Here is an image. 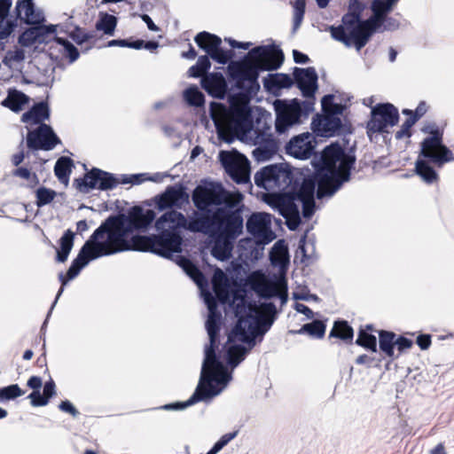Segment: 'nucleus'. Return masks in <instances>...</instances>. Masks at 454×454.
Wrapping results in <instances>:
<instances>
[{
    "label": "nucleus",
    "mask_w": 454,
    "mask_h": 454,
    "mask_svg": "<svg viewBox=\"0 0 454 454\" xmlns=\"http://www.w3.org/2000/svg\"><path fill=\"white\" fill-rule=\"evenodd\" d=\"M155 218L152 209L144 210L134 207L127 214L109 216L85 242L77 257L67 270V280L74 278L90 260L137 250L153 252L169 258L181 251L180 230H185L186 217L180 212L171 210L163 214L155 222L157 235H133L134 231H145Z\"/></svg>",
    "instance_id": "nucleus-1"
},
{
    "label": "nucleus",
    "mask_w": 454,
    "mask_h": 454,
    "mask_svg": "<svg viewBox=\"0 0 454 454\" xmlns=\"http://www.w3.org/2000/svg\"><path fill=\"white\" fill-rule=\"evenodd\" d=\"M212 285L217 299L223 303H229L239 317L223 347L224 357L234 368L255 345L256 337H262L270 329L276 314V307L271 302L260 305L247 302L246 290L231 289L225 274L220 269L215 270Z\"/></svg>",
    "instance_id": "nucleus-2"
},
{
    "label": "nucleus",
    "mask_w": 454,
    "mask_h": 454,
    "mask_svg": "<svg viewBox=\"0 0 454 454\" xmlns=\"http://www.w3.org/2000/svg\"><path fill=\"white\" fill-rule=\"evenodd\" d=\"M179 266L196 283L208 309L206 329L209 337V345L205 348L200 382L190 399L183 403L166 405L165 409L185 408L199 401H206L219 395L231 380L225 366L216 358L215 348L217 347L220 330L221 313L216 309V301L207 290V281L199 269L188 259L180 257Z\"/></svg>",
    "instance_id": "nucleus-3"
},
{
    "label": "nucleus",
    "mask_w": 454,
    "mask_h": 454,
    "mask_svg": "<svg viewBox=\"0 0 454 454\" xmlns=\"http://www.w3.org/2000/svg\"><path fill=\"white\" fill-rule=\"evenodd\" d=\"M322 166L317 171L316 180L306 178L293 200L302 208L303 216L309 218L314 213V193L317 184V197L332 196L344 182L348 181L355 157L346 153L339 145L325 148L321 156Z\"/></svg>",
    "instance_id": "nucleus-4"
},
{
    "label": "nucleus",
    "mask_w": 454,
    "mask_h": 454,
    "mask_svg": "<svg viewBox=\"0 0 454 454\" xmlns=\"http://www.w3.org/2000/svg\"><path fill=\"white\" fill-rule=\"evenodd\" d=\"M210 115L219 137L227 142L236 135L246 133L252 126L249 101L245 96L232 98L230 109L221 103H211Z\"/></svg>",
    "instance_id": "nucleus-5"
},
{
    "label": "nucleus",
    "mask_w": 454,
    "mask_h": 454,
    "mask_svg": "<svg viewBox=\"0 0 454 454\" xmlns=\"http://www.w3.org/2000/svg\"><path fill=\"white\" fill-rule=\"evenodd\" d=\"M367 4L365 0H348L349 12L343 16L339 26H330L327 30L331 36L347 47L354 46L360 51L368 43L374 32L362 28L364 21H360V14Z\"/></svg>",
    "instance_id": "nucleus-6"
},
{
    "label": "nucleus",
    "mask_w": 454,
    "mask_h": 454,
    "mask_svg": "<svg viewBox=\"0 0 454 454\" xmlns=\"http://www.w3.org/2000/svg\"><path fill=\"white\" fill-rule=\"evenodd\" d=\"M283 62L280 51L270 46H259L251 50L248 59L229 66L231 75L239 81L253 82L258 77L259 70H274Z\"/></svg>",
    "instance_id": "nucleus-7"
},
{
    "label": "nucleus",
    "mask_w": 454,
    "mask_h": 454,
    "mask_svg": "<svg viewBox=\"0 0 454 454\" xmlns=\"http://www.w3.org/2000/svg\"><path fill=\"white\" fill-rule=\"evenodd\" d=\"M243 228V221L237 213L218 208L212 215L193 212L186 218L185 230L201 232L209 236L216 235L217 231L234 237Z\"/></svg>",
    "instance_id": "nucleus-8"
},
{
    "label": "nucleus",
    "mask_w": 454,
    "mask_h": 454,
    "mask_svg": "<svg viewBox=\"0 0 454 454\" xmlns=\"http://www.w3.org/2000/svg\"><path fill=\"white\" fill-rule=\"evenodd\" d=\"M242 200L243 195L239 192H228L221 184L214 182L198 185L192 193L193 203L200 211L207 210L212 206L221 205L233 208Z\"/></svg>",
    "instance_id": "nucleus-9"
},
{
    "label": "nucleus",
    "mask_w": 454,
    "mask_h": 454,
    "mask_svg": "<svg viewBox=\"0 0 454 454\" xmlns=\"http://www.w3.org/2000/svg\"><path fill=\"white\" fill-rule=\"evenodd\" d=\"M246 284L260 297H278L284 304L287 301V285L284 273L278 275L265 274L262 270L251 272Z\"/></svg>",
    "instance_id": "nucleus-10"
},
{
    "label": "nucleus",
    "mask_w": 454,
    "mask_h": 454,
    "mask_svg": "<svg viewBox=\"0 0 454 454\" xmlns=\"http://www.w3.org/2000/svg\"><path fill=\"white\" fill-rule=\"evenodd\" d=\"M398 0H372V15L364 20L362 28L370 32H384L398 28V21L388 16Z\"/></svg>",
    "instance_id": "nucleus-11"
},
{
    "label": "nucleus",
    "mask_w": 454,
    "mask_h": 454,
    "mask_svg": "<svg viewBox=\"0 0 454 454\" xmlns=\"http://www.w3.org/2000/svg\"><path fill=\"white\" fill-rule=\"evenodd\" d=\"M292 182V173L284 165H270L254 176V183L264 190L277 193L284 191Z\"/></svg>",
    "instance_id": "nucleus-12"
},
{
    "label": "nucleus",
    "mask_w": 454,
    "mask_h": 454,
    "mask_svg": "<svg viewBox=\"0 0 454 454\" xmlns=\"http://www.w3.org/2000/svg\"><path fill=\"white\" fill-rule=\"evenodd\" d=\"M424 131L431 137L426 138L422 143L421 154L430 158L433 162L442 166L445 162L454 160L451 151L442 144V132L434 125L427 126Z\"/></svg>",
    "instance_id": "nucleus-13"
},
{
    "label": "nucleus",
    "mask_w": 454,
    "mask_h": 454,
    "mask_svg": "<svg viewBox=\"0 0 454 454\" xmlns=\"http://www.w3.org/2000/svg\"><path fill=\"white\" fill-rule=\"evenodd\" d=\"M398 111L391 104H382L372 109V117L367 123V134L371 139L376 133L388 132L398 121Z\"/></svg>",
    "instance_id": "nucleus-14"
},
{
    "label": "nucleus",
    "mask_w": 454,
    "mask_h": 454,
    "mask_svg": "<svg viewBox=\"0 0 454 454\" xmlns=\"http://www.w3.org/2000/svg\"><path fill=\"white\" fill-rule=\"evenodd\" d=\"M219 159L229 176L238 184L249 181L250 166L248 160L237 152L222 151Z\"/></svg>",
    "instance_id": "nucleus-15"
},
{
    "label": "nucleus",
    "mask_w": 454,
    "mask_h": 454,
    "mask_svg": "<svg viewBox=\"0 0 454 454\" xmlns=\"http://www.w3.org/2000/svg\"><path fill=\"white\" fill-rule=\"evenodd\" d=\"M276 112V129L278 133L286 132L299 122L301 108L297 99L291 101L277 99L274 102Z\"/></svg>",
    "instance_id": "nucleus-16"
},
{
    "label": "nucleus",
    "mask_w": 454,
    "mask_h": 454,
    "mask_svg": "<svg viewBox=\"0 0 454 454\" xmlns=\"http://www.w3.org/2000/svg\"><path fill=\"white\" fill-rule=\"evenodd\" d=\"M271 215L267 213H254L247 222V229L257 244H269L276 235L271 229Z\"/></svg>",
    "instance_id": "nucleus-17"
},
{
    "label": "nucleus",
    "mask_w": 454,
    "mask_h": 454,
    "mask_svg": "<svg viewBox=\"0 0 454 454\" xmlns=\"http://www.w3.org/2000/svg\"><path fill=\"white\" fill-rule=\"evenodd\" d=\"M76 182L79 191L84 193L90 192L92 189L112 190L119 184L114 175L98 168H93L84 176L83 179Z\"/></svg>",
    "instance_id": "nucleus-18"
},
{
    "label": "nucleus",
    "mask_w": 454,
    "mask_h": 454,
    "mask_svg": "<svg viewBox=\"0 0 454 454\" xmlns=\"http://www.w3.org/2000/svg\"><path fill=\"white\" fill-rule=\"evenodd\" d=\"M196 43L203 49L214 60L220 64H226L230 59L228 51H223L220 46V37L207 32H200L195 37Z\"/></svg>",
    "instance_id": "nucleus-19"
},
{
    "label": "nucleus",
    "mask_w": 454,
    "mask_h": 454,
    "mask_svg": "<svg viewBox=\"0 0 454 454\" xmlns=\"http://www.w3.org/2000/svg\"><path fill=\"white\" fill-rule=\"evenodd\" d=\"M59 142L51 128L46 124H42L36 130L28 132L27 137V146L35 150H51Z\"/></svg>",
    "instance_id": "nucleus-20"
},
{
    "label": "nucleus",
    "mask_w": 454,
    "mask_h": 454,
    "mask_svg": "<svg viewBox=\"0 0 454 454\" xmlns=\"http://www.w3.org/2000/svg\"><path fill=\"white\" fill-rule=\"evenodd\" d=\"M314 137L307 132L293 137L286 145V153L300 160L309 159L314 152Z\"/></svg>",
    "instance_id": "nucleus-21"
},
{
    "label": "nucleus",
    "mask_w": 454,
    "mask_h": 454,
    "mask_svg": "<svg viewBox=\"0 0 454 454\" xmlns=\"http://www.w3.org/2000/svg\"><path fill=\"white\" fill-rule=\"evenodd\" d=\"M340 114H325L317 115L311 123L313 131L320 137H332L340 129L341 121L339 117Z\"/></svg>",
    "instance_id": "nucleus-22"
},
{
    "label": "nucleus",
    "mask_w": 454,
    "mask_h": 454,
    "mask_svg": "<svg viewBox=\"0 0 454 454\" xmlns=\"http://www.w3.org/2000/svg\"><path fill=\"white\" fill-rule=\"evenodd\" d=\"M294 77L299 89L306 98H313L317 89V74L313 67L296 68Z\"/></svg>",
    "instance_id": "nucleus-23"
},
{
    "label": "nucleus",
    "mask_w": 454,
    "mask_h": 454,
    "mask_svg": "<svg viewBox=\"0 0 454 454\" xmlns=\"http://www.w3.org/2000/svg\"><path fill=\"white\" fill-rule=\"evenodd\" d=\"M279 213L286 218L288 228L294 231L301 223L300 207L294 201H286V198H277Z\"/></svg>",
    "instance_id": "nucleus-24"
},
{
    "label": "nucleus",
    "mask_w": 454,
    "mask_h": 454,
    "mask_svg": "<svg viewBox=\"0 0 454 454\" xmlns=\"http://www.w3.org/2000/svg\"><path fill=\"white\" fill-rule=\"evenodd\" d=\"M239 231L234 237L223 233L222 231H217L216 238L214 247L212 248V254L214 257L220 261H225L231 255L234 239L241 233Z\"/></svg>",
    "instance_id": "nucleus-25"
},
{
    "label": "nucleus",
    "mask_w": 454,
    "mask_h": 454,
    "mask_svg": "<svg viewBox=\"0 0 454 454\" xmlns=\"http://www.w3.org/2000/svg\"><path fill=\"white\" fill-rule=\"evenodd\" d=\"M19 18L28 24H40L44 20V15L39 9H35L32 2L20 0L16 5Z\"/></svg>",
    "instance_id": "nucleus-26"
},
{
    "label": "nucleus",
    "mask_w": 454,
    "mask_h": 454,
    "mask_svg": "<svg viewBox=\"0 0 454 454\" xmlns=\"http://www.w3.org/2000/svg\"><path fill=\"white\" fill-rule=\"evenodd\" d=\"M50 55L52 58H68L70 62L75 61L79 58L78 50L67 40L56 38L50 47Z\"/></svg>",
    "instance_id": "nucleus-27"
},
{
    "label": "nucleus",
    "mask_w": 454,
    "mask_h": 454,
    "mask_svg": "<svg viewBox=\"0 0 454 454\" xmlns=\"http://www.w3.org/2000/svg\"><path fill=\"white\" fill-rule=\"evenodd\" d=\"M184 192L181 189L168 187L157 200V207L164 210L172 207L179 206L183 200Z\"/></svg>",
    "instance_id": "nucleus-28"
},
{
    "label": "nucleus",
    "mask_w": 454,
    "mask_h": 454,
    "mask_svg": "<svg viewBox=\"0 0 454 454\" xmlns=\"http://www.w3.org/2000/svg\"><path fill=\"white\" fill-rule=\"evenodd\" d=\"M12 0H0V40L7 38L12 32L15 24L8 17Z\"/></svg>",
    "instance_id": "nucleus-29"
},
{
    "label": "nucleus",
    "mask_w": 454,
    "mask_h": 454,
    "mask_svg": "<svg viewBox=\"0 0 454 454\" xmlns=\"http://www.w3.org/2000/svg\"><path fill=\"white\" fill-rule=\"evenodd\" d=\"M50 111L47 104L41 102L35 105L28 112L22 115V121L29 124L41 123L47 120Z\"/></svg>",
    "instance_id": "nucleus-30"
},
{
    "label": "nucleus",
    "mask_w": 454,
    "mask_h": 454,
    "mask_svg": "<svg viewBox=\"0 0 454 454\" xmlns=\"http://www.w3.org/2000/svg\"><path fill=\"white\" fill-rule=\"evenodd\" d=\"M28 103V97L19 90H11L2 105L13 112H20Z\"/></svg>",
    "instance_id": "nucleus-31"
},
{
    "label": "nucleus",
    "mask_w": 454,
    "mask_h": 454,
    "mask_svg": "<svg viewBox=\"0 0 454 454\" xmlns=\"http://www.w3.org/2000/svg\"><path fill=\"white\" fill-rule=\"evenodd\" d=\"M270 261L273 265L278 266L281 271L286 268L288 262V256L287 249L283 241H278L273 246L270 253Z\"/></svg>",
    "instance_id": "nucleus-32"
},
{
    "label": "nucleus",
    "mask_w": 454,
    "mask_h": 454,
    "mask_svg": "<svg viewBox=\"0 0 454 454\" xmlns=\"http://www.w3.org/2000/svg\"><path fill=\"white\" fill-rule=\"evenodd\" d=\"M117 26V19L114 15L100 12L96 23V29L106 35H114Z\"/></svg>",
    "instance_id": "nucleus-33"
},
{
    "label": "nucleus",
    "mask_w": 454,
    "mask_h": 454,
    "mask_svg": "<svg viewBox=\"0 0 454 454\" xmlns=\"http://www.w3.org/2000/svg\"><path fill=\"white\" fill-rule=\"evenodd\" d=\"M73 161L67 157H61L55 164L54 172L59 180L65 184H68L69 176L71 173V168Z\"/></svg>",
    "instance_id": "nucleus-34"
},
{
    "label": "nucleus",
    "mask_w": 454,
    "mask_h": 454,
    "mask_svg": "<svg viewBox=\"0 0 454 454\" xmlns=\"http://www.w3.org/2000/svg\"><path fill=\"white\" fill-rule=\"evenodd\" d=\"M202 87L209 93L222 92L224 89V80L222 75L211 74L201 79Z\"/></svg>",
    "instance_id": "nucleus-35"
},
{
    "label": "nucleus",
    "mask_w": 454,
    "mask_h": 454,
    "mask_svg": "<svg viewBox=\"0 0 454 454\" xmlns=\"http://www.w3.org/2000/svg\"><path fill=\"white\" fill-rule=\"evenodd\" d=\"M74 245V233L67 231L60 239V248L58 250L57 259L60 262L67 260L70 251Z\"/></svg>",
    "instance_id": "nucleus-36"
},
{
    "label": "nucleus",
    "mask_w": 454,
    "mask_h": 454,
    "mask_svg": "<svg viewBox=\"0 0 454 454\" xmlns=\"http://www.w3.org/2000/svg\"><path fill=\"white\" fill-rule=\"evenodd\" d=\"M43 34L41 27L29 28L20 35L19 43L23 46H31L34 43H42Z\"/></svg>",
    "instance_id": "nucleus-37"
},
{
    "label": "nucleus",
    "mask_w": 454,
    "mask_h": 454,
    "mask_svg": "<svg viewBox=\"0 0 454 454\" xmlns=\"http://www.w3.org/2000/svg\"><path fill=\"white\" fill-rule=\"evenodd\" d=\"M293 84L292 78L284 74H276L270 75L269 79L265 81V86L269 90H278L282 88H289Z\"/></svg>",
    "instance_id": "nucleus-38"
},
{
    "label": "nucleus",
    "mask_w": 454,
    "mask_h": 454,
    "mask_svg": "<svg viewBox=\"0 0 454 454\" xmlns=\"http://www.w3.org/2000/svg\"><path fill=\"white\" fill-rule=\"evenodd\" d=\"M417 174L427 183L431 184L437 180L436 172L424 160L416 162Z\"/></svg>",
    "instance_id": "nucleus-39"
},
{
    "label": "nucleus",
    "mask_w": 454,
    "mask_h": 454,
    "mask_svg": "<svg viewBox=\"0 0 454 454\" xmlns=\"http://www.w3.org/2000/svg\"><path fill=\"white\" fill-rule=\"evenodd\" d=\"M395 334L390 332L381 331L380 333V348L387 356H394Z\"/></svg>",
    "instance_id": "nucleus-40"
},
{
    "label": "nucleus",
    "mask_w": 454,
    "mask_h": 454,
    "mask_svg": "<svg viewBox=\"0 0 454 454\" xmlns=\"http://www.w3.org/2000/svg\"><path fill=\"white\" fill-rule=\"evenodd\" d=\"M25 59V51L20 48L8 51L3 59L5 66L10 68H17Z\"/></svg>",
    "instance_id": "nucleus-41"
},
{
    "label": "nucleus",
    "mask_w": 454,
    "mask_h": 454,
    "mask_svg": "<svg viewBox=\"0 0 454 454\" xmlns=\"http://www.w3.org/2000/svg\"><path fill=\"white\" fill-rule=\"evenodd\" d=\"M325 332V325L322 321L315 320L312 323L304 325L299 333H308L316 338H322Z\"/></svg>",
    "instance_id": "nucleus-42"
},
{
    "label": "nucleus",
    "mask_w": 454,
    "mask_h": 454,
    "mask_svg": "<svg viewBox=\"0 0 454 454\" xmlns=\"http://www.w3.org/2000/svg\"><path fill=\"white\" fill-rule=\"evenodd\" d=\"M330 336H335L342 340H351L353 338V329L347 322H335Z\"/></svg>",
    "instance_id": "nucleus-43"
},
{
    "label": "nucleus",
    "mask_w": 454,
    "mask_h": 454,
    "mask_svg": "<svg viewBox=\"0 0 454 454\" xmlns=\"http://www.w3.org/2000/svg\"><path fill=\"white\" fill-rule=\"evenodd\" d=\"M184 98L191 106H200L204 103V95L196 86L185 90L184 91Z\"/></svg>",
    "instance_id": "nucleus-44"
},
{
    "label": "nucleus",
    "mask_w": 454,
    "mask_h": 454,
    "mask_svg": "<svg viewBox=\"0 0 454 454\" xmlns=\"http://www.w3.org/2000/svg\"><path fill=\"white\" fill-rule=\"evenodd\" d=\"M24 395V391L17 384L0 388V403L15 399Z\"/></svg>",
    "instance_id": "nucleus-45"
},
{
    "label": "nucleus",
    "mask_w": 454,
    "mask_h": 454,
    "mask_svg": "<svg viewBox=\"0 0 454 454\" xmlns=\"http://www.w3.org/2000/svg\"><path fill=\"white\" fill-rule=\"evenodd\" d=\"M356 342L357 345H360L362 347L369 348L373 352H375L377 350L376 337L372 334H369L364 331H361L359 333V335H358Z\"/></svg>",
    "instance_id": "nucleus-46"
},
{
    "label": "nucleus",
    "mask_w": 454,
    "mask_h": 454,
    "mask_svg": "<svg viewBox=\"0 0 454 454\" xmlns=\"http://www.w3.org/2000/svg\"><path fill=\"white\" fill-rule=\"evenodd\" d=\"M333 95H326L322 98V108L325 114H342V106L333 102Z\"/></svg>",
    "instance_id": "nucleus-47"
},
{
    "label": "nucleus",
    "mask_w": 454,
    "mask_h": 454,
    "mask_svg": "<svg viewBox=\"0 0 454 454\" xmlns=\"http://www.w3.org/2000/svg\"><path fill=\"white\" fill-rule=\"evenodd\" d=\"M305 0H296L294 5V29L296 30L301 24L305 12Z\"/></svg>",
    "instance_id": "nucleus-48"
},
{
    "label": "nucleus",
    "mask_w": 454,
    "mask_h": 454,
    "mask_svg": "<svg viewBox=\"0 0 454 454\" xmlns=\"http://www.w3.org/2000/svg\"><path fill=\"white\" fill-rule=\"evenodd\" d=\"M55 197V192L44 187L39 188L36 191V204L38 207L44 206L50 203Z\"/></svg>",
    "instance_id": "nucleus-49"
},
{
    "label": "nucleus",
    "mask_w": 454,
    "mask_h": 454,
    "mask_svg": "<svg viewBox=\"0 0 454 454\" xmlns=\"http://www.w3.org/2000/svg\"><path fill=\"white\" fill-rule=\"evenodd\" d=\"M275 146H272L270 148L259 146L254 150L253 153L257 160L264 161L270 160L271 156L275 153Z\"/></svg>",
    "instance_id": "nucleus-50"
},
{
    "label": "nucleus",
    "mask_w": 454,
    "mask_h": 454,
    "mask_svg": "<svg viewBox=\"0 0 454 454\" xmlns=\"http://www.w3.org/2000/svg\"><path fill=\"white\" fill-rule=\"evenodd\" d=\"M236 433H229L223 435L207 454H217L225 445H227L236 436Z\"/></svg>",
    "instance_id": "nucleus-51"
},
{
    "label": "nucleus",
    "mask_w": 454,
    "mask_h": 454,
    "mask_svg": "<svg viewBox=\"0 0 454 454\" xmlns=\"http://www.w3.org/2000/svg\"><path fill=\"white\" fill-rule=\"evenodd\" d=\"M298 253L302 255V258H310L314 254V244L310 241H307L306 238L303 237L300 240Z\"/></svg>",
    "instance_id": "nucleus-52"
},
{
    "label": "nucleus",
    "mask_w": 454,
    "mask_h": 454,
    "mask_svg": "<svg viewBox=\"0 0 454 454\" xmlns=\"http://www.w3.org/2000/svg\"><path fill=\"white\" fill-rule=\"evenodd\" d=\"M142 45H143V41H141V40H137V41L129 43L127 40L119 39V40H111L107 43L108 47L120 46V47L141 49Z\"/></svg>",
    "instance_id": "nucleus-53"
},
{
    "label": "nucleus",
    "mask_w": 454,
    "mask_h": 454,
    "mask_svg": "<svg viewBox=\"0 0 454 454\" xmlns=\"http://www.w3.org/2000/svg\"><path fill=\"white\" fill-rule=\"evenodd\" d=\"M417 117H411L402 125V128L399 131L396 132L395 137L396 138L400 139L404 137H410V129L411 126L416 122Z\"/></svg>",
    "instance_id": "nucleus-54"
},
{
    "label": "nucleus",
    "mask_w": 454,
    "mask_h": 454,
    "mask_svg": "<svg viewBox=\"0 0 454 454\" xmlns=\"http://www.w3.org/2000/svg\"><path fill=\"white\" fill-rule=\"evenodd\" d=\"M28 398L31 400V403L33 406H43L48 403V398L40 394V391H34L29 395Z\"/></svg>",
    "instance_id": "nucleus-55"
},
{
    "label": "nucleus",
    "mask_w": 454,
    "mask_h": 454,
    "mask_svg": "<svg viewBox=\"0 0 454 454\" xmlns=\"http://www.w3.org/2000/svg\"><path fill=\"white\" fill-rule=\"evenodd\" d=\"M145 175L144 174H140V175H133L131 176L129 178H124L122 180V183L123 184H139L141 183H143L145 180H153V181H155L154 178H145Z\"/></svg>",
    "instance_id": "nucleus-56"
},
{
    "label": "nucleus",
    "mask_w": 454,
    "mask_h": 454,
    "mask_svg": "<svg viewBox=\"0 0 454 454\" xmlns=\"http://www.w3.org/2000/svg\"><path fill=\"white\" fill-rule=\"evenodd\" d=\"M395 346H397L398 350L402 352L410 348L412 346V341L405 337H399L395 339Z\"/></svg>",
    "instance_id": "nucleus-57"
},
{
    "label": "nucleus",
    "mask_w": 454,
    "mask_h": 454,
    "mask_svg": "<svg viewBox=\"0 0 454 454\" xmlns=\"http://www.w3.org/2000/svg\"><path fill=\"white\" fill-rule=\"evenodd\" d=\"M59 408L64 411L70 413L72 416L76 417L78 415V411L75 409V407L69 402V401H64L59 405Z\"/></svg>",
    "instance_id": "nucleus-58"
},
{
    "label": "nucleus",
    "mask_w": 454,
    "mask_h": 454,
    "mask_svg": "<svg viewBox=\"0 0 454 454\" xmlns=\"http://www.w3.org/2000/svg\"><path fill=\"white\" fill-rule=\"evenodd\" d=\"M196 64L198 65V67H200V69L201 70L203 74H205L207 72V70L210 68V66H211L207 56H200L198 59Z\"/></svg>",
    "instance_id": "nucleus-59"
},
{
    "label": "nucleus",
    "mask_w": 454,
    "mask_h": 454,
    "mask_svg": "<svg viewBox=\"0 0 454 454\" xmlns=\"http://www.w3.org/2000/svg\"><path fill=\"white\" fill-rule=\"evenodd\" d=\"M55 395V384L52 380L47 381L43 387V395H45L48 400Z\"/></svg>",
    "instance_id": "nucleus-60"
},
{
    "label": "nucleus",
    "mask_w": 454,
    "mask_h": 454,
    "mask_svg": "<svg viewBox=\"0 0 454 454\" xmlns=\"http://www.w3.org/2000/svg\"><path fill=\"white\" fill-rule=\"evenodd\" d=\"M27 386L30 388L34 389L35 391H39V389L42 387V380H41V378L37 377V376H32L27 380Z\"/></svg>",
    "instance_id": "nucleus-61"
},
{
    "label": "nucleus",
    "mask_w": 454,
    "mask_h": 454,
    "mask_svg": "<svg viewBox=\"0 0 454 454\" xmlns=\"http://www.w3.org/2000/svg\"><path fill=\"white\" fill-rule=\"evenodd\" d=\"M295 309L298 312L305 315L307 317V318H312L314 316L313 311L308 306H306L302 303H297L295 305Z\"/></svg>",
    "instance_id": "nucleus-62"
},
{
    "label": "nucleus",
    "mask_w": 454,
    "mask_h": 454,
    "mask_svg": "<svg viewBox=\"0 0 454 454\" xmlns=\"http://www.w3.org/2000/svg\"><path fill=\"white\" fill-rule=\"evenodd\" d=\"M417 343L421 349H427L431 344L429 335H419L417 339Z\"/></svg>",
    "instance_id": "nucleus-63"
},
{
    "label": "nucleus",
    "mask_w": 454,
    "mask_h": 454,
    "mask_svg": "<svg viewBox=\"0 0 454 454\" xmlns=\"http://www.w3.org/2000/svg\"><path fill=\"white\" fill-rule=\"evenodd\" d=\"M293 56L296 63L305 64L309 61V57L297 50L293 51Z\"/></svg>",
    "instance_id": "nucleus-64"
}]
</instances>
